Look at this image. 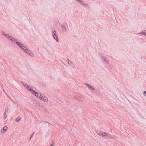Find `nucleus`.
I'll list each match as a JSON object with an SVG mask.
<instances>
[{
	"mask_svg": "<svg viewBox=\"0 0 146 146\" xmlns=\"http://www.w3.org/2000/svg\"><path fill=\"white\" fill-rule=\"evenodd\" d=\"M24 85L26 88L31 92L32 94L33 95L35 96L38 98L45 102H47L48 101V98L46 96H42L40 93H37L31 87H29L26 84H25Z\"/></svg>",
	"mask_w": 146,
	"mask_h": 146,
	"instance_id": "1",
	"label": "nucleus"
},
{
	"mask_svg": "<svg viewBox=\"0 0 146 146\" xmlns=\"http://www.w3.org/2000/svg\"><path fill=\"white\" fill-rule=\"evenodd\" d=\"M17 44L22 49L24 50L30 56H34L33 54L32 53L31 51L27 49L26 47L23 44L19 42H16Z\"/></svg>",
	"mask_w": 146,
	"mask_h": 146,
	"instance_id": "2",
	"label": "nucleus"
},
{
	"mask_svg": "<svg viewBox=\"0 0 146 146\" xmlns=\"http://www.w3.org/2000/svg\"><path fill=\"white\" fill-rule=\"evenodd\" d=\"M74 99L77 100L79 102H83L84 101V98L80 94L77 95L74 97Z\"/></svg>",
	"mask_w": 146,
	"mask_h": 146,
	"instance_id": "3",
	"label": "nucleus"
},
{
	"mask_svg": "<svg viewBox=\"0 0 146 146\" xmlns=\"http://www.w3.org/2000/svg\"><path fill=\"white\" fill-rule=\"evenodd\" d=\"M2 34H3V35L7 37V38H10V40L12 41H14V42L15 41V40L14 38H13L11 37L10 36H9H9H8V35L5 34L4 32H2Z\"/></svg>",
	"mask_w": 146,
	"mask_h": 146,
	"instance_id": "4",
	"label": "nucleus"
},
{
	"mask_svg": "<svg viewBox=\"0 0 146 146\" xmlns=\"http://www.w3.org/2000/svg\"><path fill=\"white\" fill-rule=\"evenodd\" d=\"M7 128H8V127H7L5 126L3 127V130H2V129L1 130V132H4L6 131Z\"/></svg>",
	"mask_w": 146,
	"mask_h": 146,
	"instance_id": "5",
	"label": "nucleus"
},
{
	"mask_svg": "<svg viewBox=\"0 0 146 146\" xmlns=\"http://www.w3.org/2000/svg\"><path fill=\"white\" fill-rule=\"evenodd\" d=\"M86 85L90 90H92L94 89L93 87L92 86H91V85H90L88 84H86Z\"/></svg>",
	"mask_w": 146,
	"mask_h": 146,
	"instance_id": "6",
	"label": "nucleus"
},
{
	"mask_svg": "<svg viewBox=\"0 0 146 146\" xmlns=\"http://www.w3.org/2000/svg\"><path fill=\"white\" fill-rule=\"evenodd\" d=\"M108 135L106 132H104L101 133V136L102 137H105Z\"/></svg>",
	"mask_w": 146,
	"mask_h": 146,
	"instance_id": "7",
	"label": "nucleus"
},
{
	"mask_svg": "<svg viewBox=\"0 0 146 146\" xmlns=\"http://www.w3.org/2000/svg\"><path fill=\"white\" fill-rule=\"evenodd\" d=\"M53 37L54 38L55 40H56V41H58V38L56 36V35H55V33H54L53 35Z\"/></svg>",
	"mask_w": 146,
	"mask_h": 146,
	"instance_id": "8",
	"label": "nucleus"
},
{
	"mask_svg": "<svg viewBox=\"0 0 146 146\" xmlns=\"http://www.w3.org/2000/svg\"><path fill=\"white\" fill-rule=\"evenodd\" d=\"M6 112L5 111V113H4V119H5L7 117V115L6 114Z\"/></svg>",
	"mask_w": 146,
	"mask_h": 146,
	"instance_id": "9",
	"label": "nucleus"
},
{
	"mask_svg": "<svg viewBox=\"0 0 146 146\" xmlns=\"http://www.w3.org/2000/svg\"><path fill=\"white\" fill-rule=\"evenodd\" d=\"M19 120H20L19 118H17L16 119L15 121L16 122H18L19 121Z\"/></svg>",
	"mask_w": 146,
	"mask_h": 146,
	"instance_id": "10",
	"label": "nucleus"
},
{
	"mask_svg": "<svg viewBox=\"0 0 146 146\" xmlns=\"http://www.w3.org/2000/svg\"><path fill=\"white\" fill-rule=\"evenodd\" d=\"M104 60H105V62L106 63V62H108V60L107 59H106H106H105Z\"/></svg>",
	"mask_w": 146,
	"mask_h": 146,
	"instance_id": "11",
	"label": "nucleus"
},
{
	"mask_svg": "<svg viewBox=\"0 0 146 146\" xmlns=\"http://www.w3.org/2000/svg\"><path fill=\"white\" fill-rule=\"evenodd\" d=\"M77 0V1H78V2H79L80 3H81L82 4H83V3H82V1H81V0Z\"/></svg>",
	"mask_w": 146,
	"mask_h": 146,
	"instance_id": "12",
	"label": "nucleus"
},
{
	"mask_svg": "<svg viewBox=\"0 0 146 146\" xmlns=\"http://www.w3.org/2000/svg\"><path fill=\"white\" fill-rule=\"evenodd\" d=\"M142 34L143 35H144L145 36H146V31L142 33Z\"/></svg>",
	"mask_w": 146,
	"mask_h": 146,
	"instance_id": "13",
	"label": "nucleus"
},
{
	"mask_svg": "<svg viewBox=\"0 0 146 146\" xmlns=\"http://www.w3.org/2000/svg\"><path fill=\"white\" fill-rule=\"evenodd\" d=\"M102 133L101 132H99V133L98 134L99 135H100V136H101V133Z\"/></svg>",
	"mask_w": 146,
	"mask_h": 146,
	"instance_id": "14",
	"label": "nucleus"
},
{
	"mask_svg": "<svg viewBox=\"0 0 146 146\" xmlns=\"http://www.w3.org/2000/svg\"><path fill=\"white\" fill-rule=\"evenodd\" d=\"M33 134H34V133H33V134L31 135V137H30V138H31V137H32L33 136Z\"/></svg>",
	"mask_w": 146,
	"mask_h": 146,
	"instance_id": "15",
	"label": "nucleus"
},
{
	"mask_svg": "<svg viewBox=\"0 0 146 146\" xmlns=\"http://www.w3.org/2000/svg\"><path fill=\"white\" fill-rule=\"evenodd\" d=\"M144 94H146V91H144Z\"/></svg>",
	"mask_w": 146,
	"mask_h": 146,
	"instance_id": "16",
	"label": "nucleus"
},
{
	"mask_svg": "<svg viewBox=\"0 0 146 146\" xmlns=\"http://www.w3.org/2000/svg\"><path fill=\"white\" fill-rule=\"evenodd\" d=\"M50 146H53V145H51Z\"/></svg>",
	"mask_w": 146,
	"mask_h": 146,
	"instance_id": "17",
	"label": "nucleus"
},
{
	"mask_svg": "<svg viewBox=\"0 0 146 146\" xmlns=\"http://www.w3.org/2000/svg\"><path fill=\"white\" fill-rule=\"evenodd\" d=\"M8 111V109L6 110V112L7 111Z\"/></svg>",
	"mask_w": 146,
	"mask_h": 146,
	"instance_id": "18",
	"label": "nucleus"
}]
</instances>
